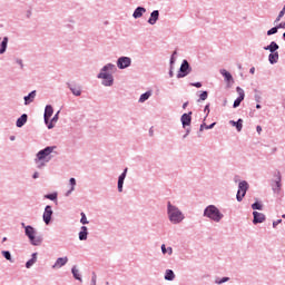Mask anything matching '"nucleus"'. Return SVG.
Wrapping results in <instances>:
<instances>
[{"instance_id":"f257e3e1","label":"nucleus","mask_w":285,"mask_h":285,"mask_svg":"<svg viewBox=\"0 0 285 285\" xmlns=\"http://www.w3.org/2000/svg\"><path fill=\"white\" fill-rule=\"evenodd\" d=\"M115 70H117V67L109 62L100 69L97 79H102L101 85L106 88H110V86L115 85V77L112 76Z\"/></svg>"},{"instance_id":"f03ea898","label":"nucleus","mask_w":285,"mask_h":285,"mask_svg":"<svg viewBox=\"0 0 285 285\" xmlns=\"http://www.w3.org/2000/svg\"><path fill=\"white\" fill-rule=\"evenodd\" d=\"M167 217L170 224H175V225L181 224V222L186 219L184 212H181L179 207L170 204V202L167 203Z\"/></svg>"},{"instance_id":"7ed1b4c3","label":"nucleus","mask_w":285,"mask_h":285,"mask_svg":"<svg viewBox=\"0 0 285 285\" xmlns=\"http://www.w3.org/2000/svg\"><path fill=\"white\" fill-rule=\"evenodd\" d=\"M203 216L207 217L208 219H212V222H215L216 224H219L222 219H224V214L217 208L215 205H209L204 209Z\"/></svg>"},{"instance_id":"20e7f679","label":"nucleus","mask_w":285,"mask_h":285,"mask_svg":"<svg viewBox=\"0 0 285 285\" xmlns=\"http://www.w3.org/2000/svg\"><path fill=\"white\" fill-rule=\"evenodd\" d=\"M55 150H57V146H48L39 150L36 155L35 161H45V164L52 161V153H55Z\"/></svg>"},{"instance_id":"39448f33","label":"nucleus","mask_w":285,"mask_h":285,"mask_svg":"<svg viewBox=\"0 0 285 285\" xmlns=\"http://www.w3.org/2000/svg\"><path fill=\"white\" fill-rule=\"evenodd\" d=\"M24 235L28 237L31 246H41V244H43V237L36 236L37 229H35V227L31 225L26 227Z\"/></svg>"},{"instance_id":"423d86ee","label":"nucleus","mask_w":285,"mask_h":285,"mask_svg":"<svg viewBox=\"0 0 285 285\" xmlns=\"http://www.w3.org/2000/svg\"><path fill=\"white\" fill-rule=\"evenodd\" d=\"M190 72H193V67H190L188 60H183L179 72L177 73V79H184V77H188Z\"/></svg>"},{"instance_id":"0eeeda50","label":"nucleus","mask_w":285,"mask_h":285,"mask_svg":"<svg viewBox=\"0 0 285 285\" xmlns=\"http://www.w3.org/2000/svg\"><path fill=\"white\" fill-rule=\"evenodd\" d=\"M248 191V181L243 180L238 184V190L236 195L237 202H243L244 197H246V193Z\"/></svg>"},{"instance_id":"6e6552de","label":"nucleus","mask_w":285,"mask_h":285,"mask_svg":"<svg viewBox=\"0 0 285 285\" xmlns=\"http://www.w3.org/2000/svg\"><path fill=\"white\" fill-rule=\"evenodd\" d=\"M131 65L132 59H130V57L122 56L117 60V68H119V70H126V68H130Z\"/></svg>"},{"instance_id":"1a4fd4ad","label":"nucleus","mask_w":285,"mask_h":285,"mask_svg":"<svg viewBox=\"0 0 285 285\" xmlns=\"http://www.w3.org/2000/svg\"><path fill=\"white\" fill-rule=\"evenodd\" d=\"M236 92L238 94V97L234 101L233 108H239V106H242V101H244L246 97V94L242 87H236Z\"/></svg>"},{"instance_id":"9d476101","label":"nucleus","mask_w":285,"mask_h":285,"mask_svg":"<svg viewBox=\"0 0 285 285\" xmlns=\"http://www.w3.org/2000/svg\"><path fill=\"white\" fill-rule=\"evenodd\" d=\"M272 190L275 193V195H279V193H282V174L279 171H277Z\"/></svg>"},{"instance_id":"9b49d317","label":"nucleus","mask_w":285,"mask_h":285,"mask_svg":"<svg viewBox=\"0 0 285 285\" xmlns=\"http://www.w3.org/2000/svg\"><path fill=\"white\" fill-rule=\"evenodd\" d=\"M52 206L50 205H47L45 207V212H43V215H42V219L45 222V224L48 226L50 224V222H52Z\"/></svg>"},{"instance_id":"f8f14e48","label":"nucleus","mask_w":285,"mask_h":285,"mask_svg":"<svg viewBox=\"0 0 285 285\" xmlns=\"http://www.w3.org/2000/svg\"><path fill=\"white\" fill-rule=\"evenodd\" d=\"M128 175V167L118 177V193H124V181H126V176Z\"/></svg>"},{"instance_id":"ddd939ff","label":"nucleus","mask_w":285,"mask_h":285,"mask_svg":"<svg viewBox=\"0 0 285 285\" xmlns=\"http://www.w3.org/2000/svg\"><path fill=\"white\" fill-rule=\"evenodd\" d=\"M180 121L183 124V128H186V126H190V124H193V111H189L188 114H183L180 117Z\"/></svg>"},{"instance_id":"4468645a","label":"nucleus","mask_w":285,"mask_h":285,"mask_svg":"<svg viewBox=\"0 0 285 285\" xmlns=\"http://www.w3.org/2000/svg\"><path fill=\"white\" fill-rule=\"evenodd\" d=\"M53 112H55V109L51 107V105H47L45 108V115H43L46 126H48V124L50 122V117H52Z\"/></svg>"},{"instance_id":"2eb2a0df","label":"nucleus","mask_w":285,"mask_h":285,"mask_svg":"<svg viewBox=\"0 0 285 285\" xmlns=\"http://www.w3.org/2000/svg\"><path fill=\"white\" fill-rule=\"evenodd\" d=\"M253 224L257 225V224H264V222H266V215L259 213V212H253Z\"/></svg>"},{"instance_id":"dca6fc26","label":"nucleus","mask_w":285,"mask_h":285,"mask_svg":"<svg viewBox=\"0 0 285 285\" xmlns=\"http://www.w3.org/2000/svg\"><path fill=\"white\" fill-rule=\"evenodd\" d=\"M68 264V256L57 258L56 263L52 265L53 269L63 268Z\"/></svg>"},{"instance_id":"f3484780","label":"nucleus","mask_w":285,"mask_h":285,"mask_svg":"<svg viewBox=\"0 0 285 285\" xmlns=\"http://www.w3.org/2000/svg\"><path fill=\"white\" fill-rule=\"evenodd\" d=\"M67 88L71 90L75 97H81V86L75 83H67Z\"/></svg>"},{"instance_id":"a211bd4d","label":"nucleus","mask_w":285,"mask_h":285,"mask_svg":"<svg viewBox=\"0 0 285 285\" xmlns=\"http://www.w3.org/2000/svg\"><path fill=\"white\" fill-rule=\"evenodd\" d=\"M157 21H159V10H154L150 13L149 19L147 20V23H149V26H155V23H157Z\"/></svg>"},{"instance_id":"6ab92c4d","label":"nucleus","mask_w":285,"mask_h":285,"mask_svg":"<svg viewBox=\"0 0 285 285\" xmlns=\"http://www.w3.org/2000/svg\"><path fill=\"white\" fill-rule=\"evenodd\" d=\"M144 14H146V8L145 7H137L134 10L132 17H134V19H141V17H144Z\"/></svg>"},{"instance_id":"aec40b11","label":"nucleus","mask_w":285,"mask_h":285,"mask_svg":"<svg viewBox=\"0 0 285 285\" xmlns=\"http://www.w3.org/2000/svg\"><path fill=\"white\" fill-rule=\"evenodd\" d=\"M36 97H37V90H33V91L29 92L28 96H24L23 97L24 106H30V104H32V101H35Z\"/></svg>"},{"instance_id":"412c9836","label":"nucleus","mask_w":285,"mask_h":285,"mask_svg":"<svg viewBox=\"0 0 285 285\" xmlns=\"http://www.w3.org/2000/svg\"><path fill=\"white\" fill-rule=\"evenodd\" d=\"M28 122V114H22L21 117H19L16 121L17 128H23L26 124Z\"/></svg>"},{"instance_id":"4be33fe9","label":"nucleus","mask_w":285,"mask_h":285,"mask_svg":"<svg viewBox=\"0 0 285 285\" xmlns=\"http://www.w3.org/2000/svg\"><path fill=\"white\" fill-rule=\"evenodd\" d=\"M229 124L236 128L237 132H242V129L244 128V120L242 118H239L237 121L230 120Z\"/></svg>"},{"instance_id":"5701e85b","label":"nucleus","mask_w":285,"mask_h":285,"mask_svg":"<svg viewBox=\"0 0 285 285\" xmlns=\"http://www.w3.org/2000/svg\"><path fill=\"white\" fill-rule=\"evenodd\" d=\"M78 237L80 242H86L88 239V227L81 226Z\"/></svg>"},{"instance_id":"b1692460","label":"nucleus","mask_w":285,"mask_h":285,"mask_svg":"<svg viewBox=\"0 0 285 285\" xmlns=\"http://www.w3.org/2000/svg\"><path fill=\"white\" fill-rule=\"evenodd\" d=\"M175 272L173 269H166L165 271V276H164V279L166 282H175Z\"/></svg>"},{"instance_id":"393cba45","label":"nucleus","mask_w":285,"mask_h":285,"mask_svg":"<svg viewBox=\"0 0 285 285\" xmlns=\"http://www.w3.org/2000/svg\"><path fill=\"white\" fill-rule=\"evenodd\" d=\"M153 97V90H148L139 97V104H146Z\"/></svg>"},{"instance_id":"a878e982","label":"nucleus","mask_w":285,"mask_h":285,"mask_svg":"<svg viewBox=\"0 0 285 285\" xmlns=\"http://www.w3.org/2000/svg\"><path fill=\"white\" fill-rule=\"evenodd\" d=\"M279 48V45H277V42L272 41L268 46L264 47V50H268V52L273 53V52H277Z\"/></svg>"},{"instance_id":"bb28decb","label":"nucleus","mask_w":285,"mask_h":285,"mask_svg":"<svg viewBox=\"0 0 285 285\" xmlns=\"http://www.w3.org/2000/svg\"><path fill=\"white\" fill-rule=\"evenodd\" d=\"M59 112H61V111L58 110V111L56 112V115L52 117L51 121L48 122L47 128H48L49 130H52V128H55V124H57V122L59 121Z\"/></svg>"},{"instance_id":"cd10ccee","label":"nucleus","mask_w":285,"mask_h":285,"mask_svg":"<svg viewBox=\"0 0 285 285\" xmlns=\"http://www.w3.org/2000/svg\"><path fill=\"white\" fill-rule=\"evenodd\" d=\"M268 61L272 66H275V63H277V61H279V52L269 53Z\"/></svg>"},{"instance_id":"c85d7f7f","label":"nucleus","mask_w":285,"mask_h":285,"mask_svg":"<svg viewBox=\"0 0 285 285\" xmlns=\"http://www.w3.org/2000/svg\"><path fill=\"white\" fill-rule=\"evenodd\" d=\"M69 186L70 189L66 193V197H70V195H72V193H75V186H77V179L75 178H70L69 179Z\"/></svg>"},{"instance_id":"c756f323","label":"nucleus","mask_w":285,"mask_h":285,"mask_svg":"<svg viewBox=\"0 0 285 285\" xmlns=\"http://www.w3.org/2000/svg\"><path fill=\"white\" fill-rule=\"evenodd\" d=\"M8 37H4L0 43V55H6V51L8 50Z\"/></svg>"},{"instance_id":"7c9ffc66","label":"nucleus","mask_w":285,"mask_h":285,"mask_svg":"<svg viewBox=\"0 0 285 285\" xmlns=\"http://www.w3.org/2000/svg\"><path fill=\"white\" fill-rule=\"evenodd\" d=\"M37 253H33L31 255V259H29L27 263H26V268H32V266H35V264H37Z\"/></svg>"},{"instance_id":"2f4dec72","label":"nucleus","mask_w":285,"mask_h":285,"mask_svg":"<svg viewBox=\"0 0 285 285\" xmlns=\"http://www.w3.org/2000/svg\"><path fill=\"white\" fill-rule=\"evenodd\" d=\"M220 75L224 77L225 81H233V75H230L226 69H220Z\"/></svg>"},{"instance_id":"473e14b6","label":"nucleus","mask_w":285,"mask_h":285,"mask_svg":"<svg viewBox=\"0 0 285 285\" xmlns=\"http://www.w3.org/2000/svg\"><path fill=\"white\" fill-rule=\"evenodd\" d=\"M71 273L72 276L78 281V282H83V279L81 278V274L79 273V269L77 268V266H73L71 268Z\"/></svg>"},{"instance_id":"72a5a7b5","label":"nucleus","mask_w":285,"mask_h":285,"mask_svg":"<svg viewBox=\"0 0 285 285\" xmlns=\"http://www.w3.org/2000/svg\"><path fill=\"white\" fill-rule=\"evenodd\" d=\"M1 254L4 257V259H7V262H10L11 264L14 263V261L12 259V254L10 253V250H2Z\"/></svg>"},{"instance_id":"f704fd0d","label":"nucleus","mask_w":285,"mask_h":285,"mask_svg":"<svg viewBox=\"0 0 285 285\" xmlns=\"http://www.w3.org/2000/svg\"><path fill=\"white\" fill-rule=\"evenodd\" d=\"M216 125H217V122H213L210 125H206L205 122H203L200 125L199 131L200 132L204 131V128H205V130H213V128H215Z\"/></svg>"},{"instance_id":"c9c22d12","label":"nucleus","mask_w":285,"mask_h":285,"mask_svg":"<svg viewBox=\"0 0 285 285\" xmlns=\"http://www.w3.org/2000/svg\"><path fill=\"white\" fill-rule=\"evenodd\" d=\"M161 253L163 255H166V253H168V255H173V247H167L166 248V245H161Z\"/></svg>"},{"instance_id":"e433bc0d","label":"nucleus","mask_w":285,"mask_h":285,"mask_svg":"<svg viewBox=\"0 0 285 285\" xmlns=\"http://www.w3.org/2000/svg\"><path fill=\"white\" fill-rule=\"evenodd\" d=\"M57 197H58L57 193L45 195V199H50V202H57Z\"/></svg>"},{"instance_id":"4c0bfd02","label":"nucleus","mask_w":285,"mask_h":285,"mask_svg":"<svg viewBox=\"0 0 285 285\" xmlns=\"http://www.w3.org/2000/svg\"><path fill=\"white\" fill-rule=\"evenodd\" d=\"M263 208H264V206L259 202H256V203L252 204V209L253 210H263Z\"/></svg>"},{"instance_id":"58836bf2","label":"nucleus","mask_w":285,"mask_h":285,"mask_svg":"<svg viewBox=\"0 0 285 285\" xmlns=\"http://www.w3.org/2000/svg\"><path fill=\"white\" fill-rule=\"evenodd\" d=\"M278 30H279V28H278L277 26H276V27H273L272 29H269V30L267 31V36L271 37V36H273V35H277Z\"/></svg>"},{"instance_id":"ea45409f","label":"nucleus","mask_w":285,"mask_h":285,"mask_svg":"<svg viewBox=\"0 0 285 285\" xmlns=\"http://www.w3.org/2000/svg\"><path fill=\"white\" fill-rule=\"evenodd\" d=\"M206 99H208V91H203V92L199 95L198 101H206Z\"/></svg>"},{"instance_id":"a19ab883","label":"nucleus","mask_w":285,"mask_h":285,"mask_svg":"<svg viewBox=\"0 0 285 285\" xmlns=\"http://www.w3.org/2000/svg\"><path fill=\"white\" fill-rule=\"evenodd\" d=\"M226 282H230V278L229 277H223L222 279L217 278L215 281V284H226Z\"/></svg>"},{"instance_id":"79ce46f5","label":"nucleus","mask_w":285,"mask_h":285,"mask_svg":"<svg viewBox=\"0 0 285 285\" xmlns=\"http://www.w3.org/2000/svg\"><path fill=\"white\" fill-rule=\"evenodd\" d=\"M80 215H81L80 224L86 226V224H88V217H86V213H81Z\"/></svg>"},{"instance_id":"37998d69","label":"nucleus","mask_w":285,"mask_h":285,"mask_svg":"<svg viewBox=\"0 0 285 285\" xmlns=\"http://www.w3.org/2000/svg\"><path fill=\"white\" fill-rule=\"evenodd\" d=\"M285 11L281 10L277 18L275 19L274 23H279L282 21V18L284 17Z\"/></svg>"},{"instance_id":"c03bdc74","label":"nucleus","mask_w":285,"mask_h":285,"mask_svg":"<svg viewBox=\"0 0 285 285\" xmlns=\"http://www.w3.org/2000/svg\"><path fill=\"white\" fill-rule=\"evenodd\" d=\"M254 99H255L256 104H262V94H255Z\"/></svg>"},{"instance_id":"a18cd8bd","label":"nucleus","mask_w":285,"mask_h":285,"mask_svg":"<svg viewBox=\"0 0 285 285\" xmlns=\"http://www.w3.org/2000/svg\"><path fill=\"white\" fill-rule=\"evenodd\" d=\"M90 285H97V274L95 272H92Z\"/></svg>"},{"instance_id":"49530a36","label":"nucleus","mask_w":285,"mask_h":285,"mask_svg":"<svg viewBox=\"0 0 285 285\" xmlns=\"http://www.w3.org/2000/svg\"><path fill=\"white\" fill-rule=\"evenodd\" d=\"M36 164H38L37 168L41 169L43 168V166H46V161L41 160V161H37Z\"/></svg>"},{"instance_id":"de8ad7c7","label":"nucleus","mask_w":285,"mask_h":285,"mask_svg":"<svg viewBox=\"0 0 285 285\" xmlns=\"http://www.w3.org/2000/svg\"><path fill=\"white\" fill-rule=\"evenodd\" d=\"M279 224H282V219H277V220L273 222V228H277V226H279Z\"/></svg>"},{"instance_id":"09e8293b","label":"nucleus","mask_w":285,"mask_h":285,"mask_svg":"<svg viewBox=\"0 0 285 285\" xmlns=\"http://www.w3.org/2000/svg\"><path fill=\"white\" fill-rule=\"evenodd\" d=\"M190 86L194 88H202V82H191Z\"/></svg>"},{"instance_id":"8fccbe9b","label":"nucleus","mask_w":285,"mask_h":285,"mask_svg":"<svg viewBox=\"0 0 285 285\" xmlns=\"http://www.w3.org/2000/svg\"><path fill=\"white\" fill-rule=\"evenodd\" d=\"M169 63H170V68H173V66H175V57L174 56L170 57Z\"/></svg>"},{"instance_id":"3c124183","label":"nucleus","mask_w":285,"mask_h":285,"mask_svg":"<svg viewBox=\"0 0 285 285\" xmlns=\"http://www.w3.org/2000/svg\"><path fill=\"white\" fill-rule=\"evenodd\" d=\"M16 63H18V66H20V68H23V60L17 59Z\"/></svg>"},{"instance_id":"603ef678","label":"nucleus","mask_w":285,"mask_h":285,"mask_svg":"<svg viewBox=\"0 0 285 285\" xmlns=\"http://www.w3.org/2000/svg\"><path fill=\"white\" fill-rule=\"evenodd\" d=\"M188 135H190V128L186 129V134L183 136V139H186V137H188Z\"/></svg>"},{"instance_id":"864d4df0","label":"nucleus","mask_w":285,"mask_h":285,"mask_svg":"<svg viewBox=\"0 0 285 285\" xmlns=\"http://www.w3.org/2000/svg\"><path fill=\"white\" fill-rule=\"evenodd\" d=\"M32 179H39V171L33 173Z\"/></svg>"},{"instance_id":"5fc2aeb1","label":"nucleus","mask_w":285,"mask_h":285,"mask_svg":"<svg viewBox=\"0 0 285 285\" xmlns=\"http://www.w3.org/2000/svg\"><path fill=\"white\" fill-rule=\"evenodd\" d=\"M277 28H278V30L284 29L285 28V22H281L279 24H277Z\"/></svg>"},{"instance_id":"6e6d98bb","label":"nucleus","mask_w":285,"mask_h":285,"mask_svg":"<svg viewBox=\"0 0 285 285\" xmlns=\"http://www.w3.org/2000/svg\"><path fill=\"white\" fill-rule=\"evenodd\" d=\"M256 132H258V135L262 134V126L258 125V126L256 127Z\"/></svg>"},{"instance_id":"4d7b16f0","label":"nucleus","mask_w":285,"mask_h":285,"mask_svg":"<svg viewBox=\"0 0 285 285\" xmlns=\"http://www.w3.org/2000/svg\"><path fill=\"white\" fill-rule=\"evenodd\" d=\"M204 110H205V112H207V114L210 112V107H209V105H206Z\"/></svg>"},{"instance_id":"13d9d810","label":"nucleus","mask_w":285,"mask_h":285,"mask_svg":"<svg viewBox=\"0 0 285 285\" xmlns=\"http://www.w3.org/2000/svg\"><path fill=\"white\" fill-rule=\"evenodd\" d=\"M249 72H250V75H255V67H252V68L249 69Z\"/></svg>"},{"instance_id":"bf43d9fd","label":"nucleus","mask_w":285,"mask_h":285,"mask_svg":"<svg viewBox=\"0 0 285 285\" xmlns=\"http://www.w3.org/2000/svg\"><path fill=\"white\" fill-rule=\"evenodd\" d=\"M169 77H175V72H173V68L169 70Z\"/></svg>"},{"instance_id":"052dcab7","label":"nucleus","mask_w":285,"mask_h":285,"mask_svg":"<svg viewBox=\"0 0 285 285\" xmlns=\"http://www.w3.org/2000/svg\"><path fill=\"white\" fill-rule=\"evenodd\" d=\"M183 108H184V110H186V108H188V101L183 104Z\"/></svg>"},{"instance_id":"680f3d73","label":"nucleus","mask_w":285,"mask_h":285,"mask_svg":"<svg viewBox=\"0 0 285 285\" xmlns=\"http://www.w3.org/2000/svg\"><path fill=\"white\" fill-rule=\"evenodd\" d=\"M255 95H262V91L258 89H254Z\"/></svg>"},{"instance_id":"e2e57ef3","label":"nucleus","mask_w":285,"mask_h":285,"mask_svg":"<svg viewBox=\"0 0 285 285\" xmlns=\"http://www.w3.org/2000/svg\"><path fill=\"white\" fill-rule=\"evenodd\" d=\"M31 14H32V11H30V10H29V11H27V17H28V18H30V17H31Z\"/></svg>"},{"instance_id":"0e129e2a","label":"nucleus","mask_w":285,"mask_h":285,"mask_svg":"<svg viewBox=\"0 0 285 285\" xmlns=\"http://www.w3.org/2000/svg\"><path fill=\"white\" fill-rule=\"evenodd\" d=\"M21 226H22V228H24V230H26V228H28V225H26V223H21Z\"/></svg>"},{"instance_id":"69168bd1","label":"nucleus","mask_w":285,"mask_h":285,"mask_svg":"<svg viewBox=\"0 0 285 285\" xmlns=\"http://www.w3.org/2000/svg\"><path fill=\"white\" fill-rule=\"evenodd\" d=\"M256 108H257V110H261V108H262V105H259V102L256 105Z\"/></svg>"},{"instance_id":"338daca9","label":"nucleus","mask_w":285,"mask_h":285,"mask_svg":"<svg viewBox=\"0 0 285 285\" xmlns=\"http://www.w3.org/2000/svg\"><path fill=\"white\" fill-rule=\"evenodd\" d=\"M17 139L14 136H10V141H14Z\"/></svg>"},{"instance_id":"774afa93","label":"nucleus","mask_w":285,"mask_h":285,"mask_svg":"<svg viewBox=\"0 0 285 285\" xmlns=\"http://www.w3.org/2000/svg\"><path fill=\"white\" fill-rule=\"evenodd\" d=\"M175 55H177V51H174L173 55H171V57H175Z\"/></svg>"}]
</instances>
